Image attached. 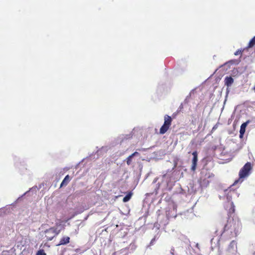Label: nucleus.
I'll list each match as a JSON object with an SVG mask.
<instances>
[{
    "label": "nucleus",
    "mask_w": 255,
    "mask_h": 255,
    "mask_svg": "<svg viewBox=\"0 0 255 255\" xmlns=\"http://www.w3.org/2000/svg\"><path fill=\"white\" fill-rule=\"evenodd\" d=\"M53 228V230L54 232V234H55V237L58 235L59 233H60V231H57L56 229H55L54 228Z\"/></svg>",
    "instance_id": "nucleus-17"
},
{
    "label": "nucleus",
    "mask_w": 255,
    "mask_h": 255,
    "mask_svg": "<svg viewBox=\"0 0 255 255\" xmlns=\"http://www.w3.org/2000/svg\"><path fill=\"white\" fill-rule=\"evenodd\" d=\"M193 158L192 160V166L191 169L192 171H194L196 168L197 161H198V153L196 151L192 153Z\"/></svg>",
    "instance_id": "nucleus-4"
},
{
    "label": "nucleus",
    "mask_w": 255,
    "mask_h": 255,
    "mask_svg": "<svg viewBox=\"0 0 255 255\" xmlns=\"http://www.w3.org/2000/svg\"><path fill=\"white\" fill-rule=\"evenodd\" d=\"M164 124L159 130V133L161 134H164L168 130L172 121L171 117L167 115L164 116Z\"/></svg>",
    "instance_id": "nucleus-3"
},
{
    "label": "nucleus",
    "mask_w": 255,
    "mask_h": 255,
    "mask_svg": "<svg viewBox=\"0 0 255 255\" xmlns=\"http://www.w3.org/2000/svg\"><path fill=\"white\" fill-rule=\"evenodd\" d=\"M70 238L69 237H63L60 240L59 243L57 246L64 245L70 242Z\"/></svg>",
    "instance_id": "nucleus-7"
},
{
    "label": "nucleus",
    "mask_w": 255,
    "mask_h": 255,
    "mask_svg": "<svg viewBox=\"0 0 255 255\" xmlns=\"http://www.w3.org/2000/svg\"><path fill=\"white\" fill-rule=\"evenodd\" d=\"M132 193H128L123 199L124 202H127L128 201L131 197Z\"/></svg>",
    "instance_id": "nucleus-12"
},
{
    "label": "nucleus",
    "mask_w": 255,
    "mask_h": 255,
    "mask_svg": "<svg viewBox=\"0 0 255 255\" xmlns=\"http://www.w3.org/2000/svg\"><path fill=\"white\" fill-rule=\"evenodd\" d=\"M249 123V121H247L243 124H242L240 130V137H242L243 135L244 134L246 130V128L248 125V124Z\"/></svg>",
    "instance_id": "nucleus-8"
},
{
    "label": "nucleus",
    "mask_w": 255,
    "mask_h": 255,
    "mask_svg": "<svg viewBox=\"0 0 255 255\" xmlns=\"http://www.w3.org/2000/svg\"><path fill=\"white\" fill-rule=\"evenodd\" d=\"M254 45H255V36L250 41L247 48H252Z\"/></svg>",
    "instance_id": "nucleus-11"
},
{
    "label": "nucleus",
    "mask_w": 255,
    "mask_h": 255,
    "mask_svg": "<svg viewBox=\"0 0 255 255\" xmlns=\"http://www.w3.org/2000/svg\"><path fill=\"white\" fill-rule=\"evenodd\" d=\"M139 154V153L138 152L135 151V152H133V153H132L131 154V156L133 157V156H135L138 155Z\"/></svg>",
    "instance_id": "nucleus-18"
},
{
    "label": "nucleus",
    "mask_w": 255,
    "mask_h": 255,
    "mask_svg": "<svg viewBox=\"0 0 255 255\" xmlns=\"http://www.w3.org/2000/svg\"><path fill=\"white\" fill-rule=\"evenodd\" d=\"M239 196V194L235 190L230 189L227 195V198L229 201L232 199L233 197L236 198Z\"/></svg>",
    "instance_id": "nucleus-6"
},
{
    "label": "nucleus",
    "mask_w": 255,
    "mask_h": 255,
    "mask_svg": "<svg viewBox=\"0 0 255 255\" xmlns=\"http://www.w3.org/2000/svg\"><path fill=\"white\" fill-rule=\"evenodd\" d=\"M216 128V127H214L213 128V129H214Z\"/></svg>",
    "instance_id": "nucleus-19"
},
{
    "label": "nucleus",
    "mask_w": 255,
    "mask_h": 255,
    "mask_svg": "<svg viewBox=\"0 0 255 255\" xmlns=\"http://www.w3.org/2000/svg\"><path fill=\"white\" fill-rule=\"evenodd\" d=\"M252 169V164L250 162H248L245 164V165L241 169L239 172V179L238 180H236L235 184L238 183L239 181L242 182L243 181V179L248 177L250 173V171Z\"/></svg>",
    "instance_id": "nucleus-2"
},
{
    "label": "nucleus",
    "mask_w": 255,
    "mask_h": 255,
    "mask_svg": "<svg viewBox=\"0 0 255 255\" xmlns=\"http://www.w3.org/2000/svg\"><path fill=\"white\" fill-rule=\"evenodd\" d=\"M237 242L235 241H232L229 245V248L231 249H234V248H235L236 249H237Z\"/></svg>",
    "instance_id": "nucleus-13"
},
{
    "label": "nucleus",
    "mask_w": 255,
    "mask_h": 255,
    "mask_svg": "<svg viewBox=\"0 0 255 255\" xmlns=\"http://www.w3.org/2000/svg\"><path fill=\"white\" fill-rule=\"evenodd\" d=\"M36 255H46V254L44 252L43 250H39L37 252Z\"/></svg>",
    "instance_id": "nucleus-15"
},
{
    "label": "nucleus",
    "mask_w": 255,
    "mask_h": 255,
    "mask_svg": "<svg viewBox=\"0 0 255 255\" xmlns=\"http://www.w3.org/2000/svg\"><path fill=\"white\" fill-rule=\"evenodd\" d=\"M45 234V237L47 241H51L55 237V234H54L53 228L46 230Z\"/></svg>",
    "instance_id": "nucleus-5"
},
{
    "label": "nucleus",
    "mask_w": 255,
    "mask_h": 255,
    "mask_svg": "<svg viewBox=\"0 0 255 255\" xmlns=\"http://www.w3.org/2000/svg\"><path fill=\"white\" fill-rule=\"evenodd\" d=\"M70 180V178L69 176L68 175H66L64 179L63 180L62 183H61L60 187L64 186H66L69 182Z\"/></svg>",
    "instance_id": "nucleus-9"
},
{
    "label": "nucleus",
    "mask_w": 255,
    "mask_h": 255,
    "mask_svg": "<svg viewBox=\"0 0 255 255\" xmlns=\"http://www.w3.org/2000/svg\"><path fill=\"white\" fill-rule=\"evenodd\" d=\"M235 212V206L234 205L233 202H231V208L230 209L229 215L227 218V220H224L222 221V224L224 225V228L222 232V234L226 231L229 230H233L236 235H237V229L240 226V222L238 220H234L231 217V215Z\"/></svg>",
    "instance_id": "nucleus-1"
},
{
    "label": "nucleus",
    "mask_w": 255,
    "mask_h": 255,
    "mask_svg": "<svg viewBox=\"0 0 255 255\" xmlns=\"http://www.w3.org/2000/svg\"><path fill=\"white\" fill-rule=\"evenodd\" d=\"M225 84L228 86H231L234 82V79L231 77H226L225 79Z\"/></svg>",
    "instance_id": "nucleus-10"
},
{
    "label": "nucleus",
    "mask_w": 255,
    "mask_h": 255,
    "mask_svg": "<svg viewBox=\"0 0 255 255\" xmlns=\"http://www.w3.org/2000/svg\"><path fill=\"white\" fill-rule=\"evenodd\" d=\"M133 157L131 156V155H130L129 156H128L127 159H126V162H127V164L128 165H129L131 163V159Z\"/></svg>",
    "instance_id": "nucleus-14"
},
{
    "label": "nucleus",
    "mask_w": 255,
    "mask_h": 255,
    "mask_svg": "<svg viewBox=\"0 0 255 255\" xmlns=\"http://www.w3.org/2000/svg\"><path fill=\"white\" fill-rule=\"evenodd\" d=\"M244 51V50H242V49H239L238 50H237L235 53H234V54L236 56H237L239 54H242V52Z\"/></svg>",
    "instance_id": "nucleus-16"
}]
</instances>
